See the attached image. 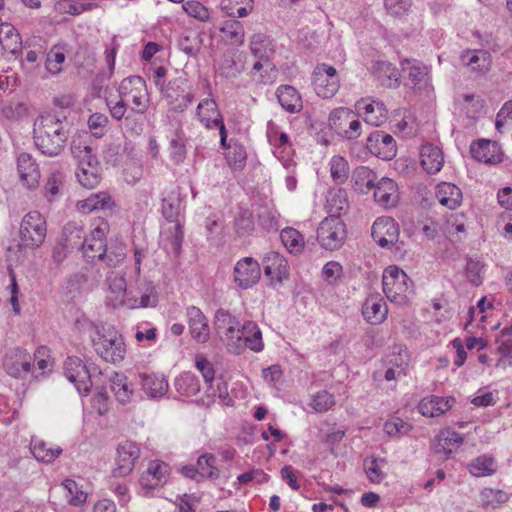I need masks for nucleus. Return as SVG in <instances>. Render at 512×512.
I'll return each mask as SVG.
<instances>
[{"instance_id": "obj_1", "label": "nucleus", "mask_w": 512, "mask_h": 512, "mask_svg": "<svg viewBox=\"0 0 512 512\" xmlns=\"http://www.w3.org/2000/svg\"><path fill=\"white\" fill-rule=\"evenodd\" d=\"M67 117L59 113L39 115L33 124V141L45 156L56 157L64 150L70 135Z\"/></svg>"}, {"instance_id": "obj_2", "label": "nucleus", "mask_w": 512, "mask_h": 512, "mask_svg": "<svg viewBox=\"0 0 512 512\" xmlns=\"http://www.w3.org/2000/svg\"><path fill=\"white\" fill-rule=\"evenodd\" d=\"M383 292L393 303L403 305L413 295V282L397 266H389L382 276Z\"/></svg>"}, {"instance_id": "obj_3", "label": "nucleus", "mask_w": 512, "mask_h": 512, "mask_svg": "<svg viewBox=\"0 0 512 512\" xmlns=\"http://www.w3.org/2000/svg\"><path fill=\"white\" fill-rule=\"evenodd\" d=\"M92 342L96 353L106 362L119 363L124 359L126 347L117 330L113 328L97 330Z\"/></svg>"}, {"instance_id": "obj_4", "label": "nucleus", "mask_w": 512, "mask_h": 512, "mask_svg": "<svg viewBox=\"0 0 512 512\" xmlns=\"http://www.w3.org/2000/svg\"><path fill=\"white\" fill-rule=\"evenodd\" d=\"M214 325L217 334L225 343L229 352L240 354L242 351V339L239 320L224 309L215 313Z\"/></svg>"}, {"instance_id": "obj_5", "label": "nucleus", "mask_w": 512, "mask_h": 512, "mask_svg": "<svg viewBox=\"0 0 512 512\" xmlns=\"http://www.w3.org/2000/svg\"><path fill=\"white\" fill-rule=\"evenodd\" d=\"M119 96L129 106L131 111L144 114L149 106V97L145 80L140 76H130L123 79L119 85Z\"/></svg>"}, {"instance_id": "obj_6", "label": "nucleus", "mask_w": 512, "mask_h": 512, "mask_svg": "<svg viewBox=\"0 0 512 512\" xmlns=\"http://www.w3.org/2000/svg\"><path fill=\"white\" fill-rule=\"evenodd\" d=\"M46 233L47 224L45 218L38 211H31L27 213L21 221L19 246L36 249L43 244Z\"/></svg>"}, {"instance_id": "obj_7", "label": "nucleus", "mask_w": 512, "mask_h": 512, "mask_svg": "<svg viewBox=\"0 0 512 512\" xmlns=\"http://www.w3.org/2000/svg\"><path fill=\"white\" fill-rule=\"evenodd\" d=\"M345 224L340 217L330 216L323 219L317 229V240L326 250H337L345 241Z\"/></svg>"}, {"instance_id": "obj_8", "label": "nucleus", "mask_w": 512, "mask_h": 512, "mask_svg": "<svg viewBox=\"0 0 512 512\" xmlns=\"http://www.w3.org/2000/svg\"><path fill=\"white\" fill-rule=\"evenodd\" d=\"M45 348L38 349L32 356L25 349L13 348L9 350L4 358L3 366L7 374L14 378H24L31 372V367L34 364L37 355H43Z\"/></svg>"}, {"instance_id": "obj_9", "label": "nucleus", "mask_w": 512, "mask_h": 512, "mask_svg": "<svg viewBox=\"0 0 512 512\" xmlns=\"http://www.w3.org/2000/svg\"><path fill=\"white\" fill-rule=\"evenodd\" d=\"M316 94L324 99L332 98L340 88L336 69L326 63L318 64L312 74Z\"/></svg>"}, {"instance_id": "obj_10", "label": "nucleus", "mask_w": 512, "mask_h": 512, "mask_svg": "<svg viewBox=\"0 0 512 512\" xmlns=\"http://www.w3.org/2000/svg\"><path fill=\"white\" fill-rule=\"evenodd\" d=\"M197 116L200 122L207 128H218L220 143L226 147L227 130L217 104L213 99H204L197 106Z\"/></svg>"}, {"instance_id": "obj_11", "label": "nucleus", "mask_w": 512, "mask_h": 512, "mask_svg": "<svg viewBox=\"0 0 512 512\" xmlns=\"http://www.w3.org/2000/svg\"><path fill=\"white\" fill-rule=\"evenodd\" d=\"M140 456V449L132 441L120 443L116 449V466L112 470V476L119 478L129 475L135 466V461Z\"/></svg>"}, {"instance_id": "obj_12", "label": "nucleus", "mask_w": 512, "mask_h": 512, "mask_svg": "<svg viewBox=\"0 0 512 512\" xmlns=\"http://www.w3.org/2000/svg\"><path fill=\"white\" fill-rule=\"evenodd\" d=\"M64 374L75 385L79 393H88L92 386L91 376L82 360L68 357L64 362Z\"/></svg>"}, {"instance_id": "obj_13", "label": "nucleus", "mask_w": 512, "mask_h": 512, "mask_svg": "<svg viewBox=\"0 0 512 512\" xmlns=\"http://www.w3.org/2000/svg\"><path fill=\"white\" fill-rule=\"evenodd\" d=\"M234 282L242 289H248L257 284L261 276L259 263L252 257L240 259L234 267Z\"/></svg>"}, {"instance_id": "obj_14", "label": "nucleus", "mask_w": 512, "mask_h": 512, "mask_svg": "<svg viewBox=\"0 0 512 512\" xmlns=\"http://www.w3.org/2000/svg\"><path fill=\"white\" fill-rule=\"evenodd\" d=\"M107 225H99L95 227L89 236H86L82 243V251L84 257L90 261L103 260L107 247L105 244V231Z\"/></svg>"}, {"instance_id": "obj_15", "label": "nucleus", "mask_w": 512, "mask_h": 512, "mask_svg": "<svg viewBox=\"0 0 512 512\" xmlns=\"http://www.w3.org/2000/svg\"><path fill=\"white\" fill-rule=\"evenodd\" d=\"M371 234L379 246L390 248L398 241V224L391 217H380L374 222Z\"/></svg>"}, {"instance_id": "obj_16", "label": "nucleus", "mask_w": 512, "mask_h": 512, "mask_svg": "<svg viewBox=\"0 0 512 512\" xmlns=\"http://www.w3.org/2000/svg\"><path fill=\"white\" fill-rule=\"evenodd\" d=\"M366 148L383 160H391L397 152L394 138L383 131L372 132L367 138Z\"/></svg>"}, {"instance_id": "obj_17", "label": "nucleus", "mask_w": 512, "mask_h": 512, "mask_svg": "<svg viewBox=\"0 0 512 512\" xmlns=\"http://www.w3.org/2000/svg\"><path fill=\"white\" fill-rule=\"evenodd\" d=\"M355 107L367 124L377 127L387 120L388 111L383 102L369 98L361 99L357 101Z\"/></svg>"}, {"instance_id": "obj_18", "label": "nucleus", "mask_w": 512, "mask_h": 512, "mask_svg": "<svg viewBox=\"0 0 512 512\" xmlns=\"http://www.w3.org/2000/svg\"><path fill=\"white\" fill-rule=\"evenodd\" d=\"M409 361L410 356L407 349L395 347L394 351L386 356V364L388 367L385 371V379L391 381L406 375Z\"/></svg>"}, {"instance_id": "obj_19", "label": "nucleus", "mask_w": 512, "mask_h": 512, "mask_svg": "<svg viewBox=\"0 0 512 512\" xmlns=\"http://www.w3.org/2000/svg\"><path fill=\"white\" fill-rule=\"evenodd\" d=\"M17 170L24 186L34 189L38 186L41 177L36 161L28 153H21L17 157Z\"/></svg>"}, {"instance_id": "obj_20", "label": "nucleus", "mask_w": 512, "mask_h": 512, "mask_svg": "<svg viewBox=\"0 0 512 512\" xmlns=\"http://www.w3.org/2000/svg\"><path fill=\"white\" fill-rule=\"evenodd\" d=\"M186 316L192 338L198 343H206L210 338V328L205 315L198 307L190 306Z\"/></svg>"}, {"instance_id": "obj_21", "label": "nucleus", "mask_w": 512, "mask_h": 512, "mask_svg": "<svg viewBox=\"0 0 512 512\" xmlns=\"http://www.w3.org/2000/svg\"><path fill=\"white\" fill-rule=\"evenodd\" d=\"M374 200L383 208L394 207L399 200L398 186L390 178H381L373 187Z\"/></svg>"}, {"instance_id": "obj_22", "label": "nucleus", "mask_w": 512, "mask_h": 512, "mask_svg": "<svg viewBox=\"0 0 512 512\" xmlns=\"http://www.w3.org/2000/svg\"><path fill=\"white\" fill-rule=\"evenodd\" d=\"M461 64L473 72L485 74L491 69L492 56L483 49L466 50L460 55Z\"/></svg>"}, {"instance_id": "obj_23", "label": "nucleus", "mask_w": 512, "mask_h": 512, "mask_svg": "<svg viewBox=\"0 0 512 512\" xmlns=\"http://www.w3.org/2000/svg\"><path fill=\"white\" fill-rule=\"evenodd\" d=\"M455 404L453 397H440L431 395L423 398L419 405V412L426 417H439L449 411Z\"/></svg>"}, {"instance_id": "obj_24", "label": "nucleus", "mask_w": 512, "mask_h": 512, "mask_svg": "<svg viewBox=\"0 0 512 512\" xmlns=\"http://www.w3.org/2000/svg\"><path fill=\"white\" fill-rule=\"evenodd\" d=\"M180 79L170 81L163 90V97L167 100L171 109L174 111L185 110L193 101L194 95L191 91H185L184 89L178 91L180 88L178 82Z\"/></svg>"}, {"instance_id": "obj_25", "label": "nucleus", "mask_w": 512, "mask_h": 512, "mask_svg": "<svg viewBox=\"0 0 512 512\" xmlns=\"http://www.w3.org/2000/svg\"><path fill=\"white\" fill-rule=\"evenodd\" d=\"M169 475V466L159 460L151 461L145 473L140 478L144 488L153 489L166 483Z\"/></svg>"}, {"instance_id": "obj_26", "label": "nucleus", "mask_w": 512, "mask_h": 512, "mask_svg": "<svg viewBox=\"0 0 512 512\" xmlns=\"http://www.w3.org/2000/svg\"><path fill=\"white\" fill-rule=\"evenodd\" d=\"M472 157L484 163H497L502 160L500 147L496 142L480 139L475 141L470 146Z\"/></svg>"}, {"instance_id": "obj_27", "label": "nucleus", "mask_w": 512, "mask_h": 512, "mask_svg": "<svg viewBox=\"0 0 512 512\" xmlns=\"http://www.w3.org/2000/svg\"><path fill=\"white\" fill-rule=\"evenodd\" d=\"M387 313V305L379 295H370L363 304L362 314L370 324L382 323L386 319Z\"/></svg>"}, {"instance_id": "obj_28", "label": "nucleus", "mask_w": 512, "mask_h": 512, "mask_svg": "<svg viewBox=\"0 0 512 512\" xmlns=\"http://www.w3.org/2000/svg\"><path fill=\"white\" fill-rule=\"evenodd\" d=\"M420 162L428 174L438 173L444 164L442 150L432 144H424L420 149Z\"/></svg>"}, {"instance_id": "obj_29", "label": "nucleus", "mask_w": 512, "mask_h": 512, "mask_svg": "<svg viewBox=\"0 0 512 512\" xmlns=\"http://www.w3.org/2000/svg\"><path fill=\"white\" fill-rule=\"evenodd\" d=\"M140 385L149 398H160L168 391V381L164 376L155 373H140Z\"/></svg>"}, {"instance_id": "obj_30", "label": "nucleus", "mask_w": 512, "mask_h": 512, "mask_svg": "<svg viewBox=\"0 0 512 512\" xmlns=\"http://www.w3.org/2000/svg\"><path fill=\"white\" fill-rule=\"evenodd\" d=\"M110 388L119 403L125 405L132 401L135 393L134 384L125 374L114 373L110 378Z\"/></svg>"}, {"instance_id": "obj_31", "label": "nucleus", "mask_w": 512, "mask_h": 512, "mask_svg": "<svg viewBox=\"0 0 512 512\" xmlns=\"http://www.w3.org/2000/svg\"><path fill=\"white\" fill-rule=\"evenodd\" d=\"M436 198L442 206L456 209L462 202V192L455 184L442 182L436 187Z\"/></svg>"}, {"instance_id": "obj_32", "label": "nucleus", "mask_w": 512, "mask_h": 512, "mask_svg": "<svg viewBox=\"0 0 512 512\" xmlns=\"http://www.w3.org/2000/svg\"><path fill=\"white\" fill-rule=\"evenodd\" d=\"M276 96L282 108L289 113H298L303 108L301 96L293 86L278 87Z\"/></svg>"}, {"instance_id": "obj_33", "label": "nucleus", "mask_w": 512, "mask_h": 512, "mask_svg": "<svg viewBox=\"0 0 512 512\" xmlns=\"http://www.w3.org/2000/svg\"><path fill=\"white\" fill-rule=\"evenodd\" d=\"M106 283L111 294L108 297L111 304L114 307H117L118 305H125L126 302L124 297L126 293V280L124 276L120 272L112 271L108 274Z\"/></svg>"}, {"instance_id": "obj_34", "label": "nucleus", "mask_w": 512, "mask_h": 512, "mask_svg": "<svg viewBox=\"0 0 512 512\" xmlns=\"http://www.w3.org/2000/svg\"><path fill=\"white\" fill-rule=\"evenodd\" d=\"M373 72L383 86L395 88L400 84L401 75L398 69L387 61H377Z\"/></svg>"}, {"instance_id": "obj_35", "label": "nucleus", "mask_w": 512, "mask_h": 512, "mask_svg": "<svg viewBox=\"0 0 512 512\" xmlns=\"http://www.w3.org/2000/svg\"><path fill=\"white\" fill-rule=\"evenodd\" d=\"M220 32L223 34L224 41L232 46H242L245 40V30L243 24L236 19H228L222 23Z\"/></svg>"}, {"instance_id": "obj_36", "label": "nucleus", "mask_w": 512, "mask_h": 512, "mask_svg": "<svg viewBox=\"0 0 512 512\" xmlns=\"http://www.w3.org/2000/svg\"><path fill=\"white\" fill-rule=\"evenodd\" d=\"M264 273L272 281L280 282L287 272L286 260L277 252H270L264 258Z\"/></svg>"}, {"instance_id": "obj_37", "label": "nucleus", "mask_w": 512, "mask_h": 512, "mask_svg": "<svg viewBox=\"0 0 512 512\" xmlns=\"http://www.w3.org/2000/svg\"><path fill=\"white\" fill-rule=\"evenodd\" d=\"M462 443L463 437L461 434L450 429H444L437 435L434 449L436 453L449 455L454 448L459 447Z\"/></svg>"}, {"instance_id": "obj_38", "label": "nucleus", "mask_w": 512, "mask_h": 512, "mask_svg": "<svg viewBox=\"0 0 512 512\" xmlns=\"http://www.w3.org/2000/svg\"><path fill=\"white\" fill-rule=\"evenodd\" d=\"M0 43L4 50L16 54L20 51L22 39L17 29L10 23L0 24Z\"/></svg>"}, {"instance_id": "obj_39", "label": "nucleus", "mask_w": 512, "mask_h": 512, "mask_svg": "<svg viewBox=\"0 0 512 512\" xmlns=\"http://www.w3.org/2000/svg\"><path fill=\"white\" fill-rule=\"evenodd\" d=\"M402 70L407 74L414 87L420 89L423 84L427 83L428 68L420 61L405 59L402 62Z\"/></svg>"}, {"instance_id": "obj_40", "label": "nucleus", "mask_w": 512, "mask_h": 512, "mask_svg": "<svg viewBox=\"0 0 512 512\" xmlns=\"http://www.w3.org/2000/svg\"><path fill=\"white\" fill-rule=\"evenodd\" d=\"M30 446L34 458L39 462L52 463L62 453L60 447H53L39 439H32Z\"/></svg>"}, {"instance_id": "obj_41", "label": "nucleus", "mask_w": 512, "mask_h": 512, "mask_svg": "<svg viewBox=\"0 0 512 512\" xmlns=\"http://www.w3.org/2000/svg\"><path fill=\"white\" fill-rule=\"evenodd\" d=\"M242 350L249 347L251 350L259 352L263 349L262 334L256 323L247 322L241 328Z\"/></svg>"}, {"instance_id": "obj_42", "label": "nucleus", "mask_w": 512, "mask_h": 512, "mask_svg": "<svg viewBox=\"0 0 512 512\" xmlns=\"http://www.w3.org/2000/svg\"><path fill=\"white\" fill-rule=\"evenodd\" d=\"M113 201L106 192L91 194L86 199L79 201L77 207L83 213H90L98 209H111Z\"/></svg>"}, {"instance_id": "obj_43", "label": "nucleus", "mask_w": 512, "mask_h": 512, "mask_svg": "<svg viewBox=\"0 0 512 512\" xmlns=\"http://www.w3.org/2000/svg\"><path fill=\"white\" fill-rule=\"evenodd\" d=\"M244 68V62L236 51H227L224 53L220 69L226 77L235 78L244 71Z\"/></svg>"}, {"instance_id": "obj_44", "label": "nucleus", "mask_w": 512, "mask_h": 512, "mask_svg": "<svg viewBox=\"0 0 512 512\" xmlns=\"http://www.w3.org/2000/svg\"><path fill=\"white\" fill-rule=\"evenodd\" d=\"M86 235L81 226L74 223H68L65 225L62 232V242L69 249H82V243Z\"/></svg>"}, {"instance_id": "obj_45", "label": "nucleus", "mask_w": 512, "mask_h": 512, "mask_svg": "<svg viewBox=\"0 0 512 512\" xmlns=\"http://www.w3.org/2000/svg\"><path fill=\"white\" fill-rule=\"evenodd\" d=\"M174 385L178 393L188 397L195 396L200 391L199 381L191 372H185L177 377Z\"/></svg>"}, {"instance_id": "obj_46", "label": "nucleus", "mask_w": 512, "mask_h": 512, "mask_svg": "<svg viewBox=\"0 0 512 512\" xmlns=\"http://www.w3.org/2000/svg\"><path fill=\"white\" fill-rule=\"evenodd\" d=\"M353 180L355 190L361 193H367L372 190L376 184V175L368 167L362 166L355 170Z\"/></svg>"}, {"instance_id": "obj_47", "label": "nucleus", "mask_w": 512, "mask_h": 512, "mask_svg": "<svg viewBox=\"0 0 512 512\" xmlns=\"http://www.w3.org/2000/svg\"><path fill=\"white\" fill-rule=\"evenodd\" d=\"M250 50L252 54L260 59H267L273 52V47L269 38L263 33H256L251 36Z\"/></svg>"}, {"instance_id": "obj_48", "label": "nucleus", "mask_w": 512, "mask_h": 512, "mask_svg": "<svg viewBox=\"0 0 512 512\" xmlns=\"http://www.w3.org/2000/svg\"><path fill=\"white\" fill-rule=\"evenodd\" d=\"M71 152L78 162V168L99 165L98 159L89 145L74 142L71 146Z\"/></svg>"}, {"instance_id": "obj_49", "label": "nucleus", "mask_w": 512, "mask_h": 512, "mask_svg": "<svg viewBox=\"0 0 512 512\" xmlns=\"http://www.w3.org/2000/svg\"><path fill=\"white\" fill-rule=\"evenodd\" d=\"M65 61V48L63 45H54L47 53L45 67L52 75H57L62 71V64Z\"/></svg>"}, {"instance_id": "obj_50", "label": "nucleus", "mask_w": 512, "mask_h": 512, "mask_svg": "<svg viewBox=\"0 0 512 512\" xmlns=\"http://www.w3.org/2000/svg\"><path fill=\"white\" fill-rule=\"evenodd\" d=\"M480 500L484 508H497L509 500V495L503 490L485 488L480 494Z\"/></svg>"}, {"instance_id": "obj_51", "label": "nucleus", "mask_w": 512, "mask_h": 512, "mask_svg": "<svg viewBox=\"0 0 512 512\" xmlns=\"http://www.w3.org/2000/svg\"><path fill=\"white\" fill-rule=\"evenodd\" d=\"M79 183L86 188L96 187L101 179L100 166L92 165L90 167H79L76 171Z\"/></svg>"}, {"instance_id": "obj_52", "label": "nucleus", "mask_w": 512, "mask_h": 512, "mask_svg": "<svg viewBox=\"0 0 512 512\" xmlns=\"http://www.w3.org/2000/svg\"><path fill=\"white\" fill-rule=\"evenodd\" d=\"M280 238L290 253H299L304 247L303 236L294 228L283 229Z\"/></svg>"}, {"instance_id": "obj_53", "label": "nucleus", "mask_w": 512, "mask_h": 512, "mask_svg": "<svg viewBox=\"0 0 512 512\" xmlns=\"http://www.w3.org/2000/svg\"><path fill=\"white\" fill-rule=\"evenodd\" d=\"M234 228L239 236L248 235L253 231V214L249 209L243 207L238 209L235 216Z\"/></svg>"}, {"instance_id": "obj_54", "label": "nucleus", "mask_w": 512, "mask_h": 512, "mask_svg": "<svg viewBox=\"0 0 512 512\" xmlns=\"http://www.w3.org/2000/svg\"><path fill=\"white\" fill-rule=\"evenodd\" d=\"M385 464L386 461L383 458L365 460L364 469L370 482L379 484L385 479L386 473L382 469Z\"/></svg>"}, {"instance_id": "obj_55", "label": "nucleus", "mask_w": 512, "mask_h": 512, "mask_svg": "<svg viewBox=\"0 0 512 512\" xmlns=\"http://www.w3.org/2000/svg\"><path fill=\"white\" fill-rule=\"evenodd\" d=\"M350 118H353V111L346 107H339L330 113L328 121L332 129L342 134Z\"/></svg>"}, {"instance_id": "obj_56", "label": "nucleus", "mask_w": 512, "mask_h": 512, "mask_svg": "<svg viewBox=\"0 0 512 512\" xmlns=\"http://www.w3.org/2000/svg\"><path fill=\"white\" fill-rule=\"evenodd\" d=\"M216 457L213 454H203L197 460L199 475L208 479H217L219 470L215 466Z\"/></svg>"}, {"instance_id": "obj_57", "label": "nucleus", "mask_w": 512, "mask_h": 512, "mask_svg": "<svg viewBox=\"0 0 512 512\" xmlns=\"http://www.w3.org/2000/svg\"><path fill=\"white\" fill-rule=\"evenodd\" d=\"M331 177L337 184H342L348 179L349 165L341 156H333L330 161Z\"/></svg>"}, {"instance_id": "obj_58", "label": "nucleus", "mask_w": 512, "mask_h": 512, "mask_svg": "<svg viewBox=\"0 0 512 512\" xmlns=\"http://www.w3.org/2000/svg\"><path fill=\"white\" fill-rule=\"evenodd\" d=\"M62 487L66 491V498L71 505L79 506L86 501L87 494L80 489L74 480L66 479L62 483Z\"/></svg>"}, {"instance_id": "obj_59", "label": "nucleus", "mask_w": 512, "mask_h": 512, "mask_svg": "<svg viewBox=\"0 0 512 512\" xmlns=\"http://www.w3.org/2000/svg\"><path fill=\"white\" fill-rule=\"evenodd\" d=\"M310 407L317 413L328 411L335 405L334 395L323 390L311 397Z\"/></svg>"}, {"instance_id": "obj_60", "label": "nucleus", "mask_w": 512, "mask_h": 512, "mask_svg": "<svg viewBox=\"0 0 512 512\" xmlns=\"http://www.w3.org/2000/svg\"><path fill=\"white\" fill-rule=\"evenodd\" d=\"M468 468L470 473L475 477H484L495 472L494 461L485 456L473 460Z\"/></svg>"}, {"instance_id": "obj_61", "label": "nucleus", "mask_w": 512, "mask_h": 512, "mask_svg": "<svg viewBox=\"0 0 512 512\" xmlns=\"http://www.w3.org/2000/svg\"><path fill=\"white\" fill-rule=\"evenodd\" d=\"M412 4V0H384L386 12L394 18H403L408 15Z\"/></svg>"}, {"instance_id": "obj_62", "label": "nucleus", "mask_w": 512, "mask_h": 512, "mask_svg": "<svg viewBox=\"0 0 512 512\" xmlns=\"http://www.w3.org/2000/svg\"><path fill=\"white\" fill-rule=\"evenodd\" d=\"M195 366L201 373L208 390L212 389V383L214 381L215 369L213 364L207 360L202 354H197L195 357Z\"/></svg>"}, {"instance_id": "obj_63", "label": "nucleus", "mask_w": 512, "mask_h": 512, "mask_svg": "<svg viewBox=\"0 0 512 512\" xmlns=\"http://www.w3.org/2000/svg\"><path fill=\"white\" fill-rule=\"evenodd\" d=\"M178 46L181 51L189 56H196L202 46L200 34L184 35L179 39Z\"/></svg>"}, {"instance_id": "obj_64", "label": "nucleus", "mask_w": 512, "mask_h": 512, "mask_svg": "<svg viewBox=\"0 0 512 512\" xmlns=\"http://www.w3.org/2000/svg\"><path fill=\"white\" fill-rule=\"evenodd\" d=\"M64 181L65 176L61 171L56 170L52 172L45 184L46 194L50 195L51 197H55L61 194L64 188Z\"/></svg>"}]
</instances>
